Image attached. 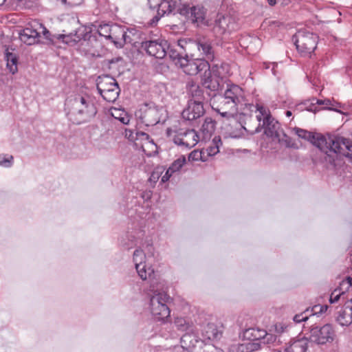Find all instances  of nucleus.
Returning <instances> with one entry per match:
<instances>
[{
	"mask_svg": "<svg viewBox=\"0 0 352 352\" xmlns=\"http://www.w3.org/2000/svg\"><path fill=\"white\" fill-rule=\"evenodd\" d=\"M309 310L307 309L305 311L300 314H296L294 316L293 320L296 323H300L302 321H306L309 318V316L307 314V312H309Z\"/></svg>",
	"mask_w": 352,
	"mask_h": 352,
	"instance_id": "obj_43",
	"label": "nucleus"
},
{
	"mask_svg": "<svg viewBox=\"0 0 352 352\" xmlns=\"http://www.w3.org/2000/svg\"><path fill=\"white\" fill-rule=\"evenodd\" d=\"M262 338L264 340L263 342H265V341H266L267 343L274 342L276 339L275 336H274L272 334H268L267 333H266V335H265V336Z\"/></svg>",
	"mask_w": 352,
	"mask_h": 352,
	"instance_id": "obj_50",
	"label": "nucleus"
},
{
	"mask_svg": "<svg viewBox=\"0 0 352 352\" xmlns=\"http://www.w3.org/2000/svg\"><path fill=\"white\" fill-rule=\"evenodd\" d=\"M328 109L332 110L333 109L331 107H329Z\"/></svg>",
	"mask_w": 352,
	"mask_h": 352,
	"instance_id": "obj_61",
	"label": "nucleus"
},
{
	"mask_svg": "<svg viewBox=\"0 0 352 352\" xmlns=\"http://www.w3.org/2000/svg\"><path fill=\"white\" fill-rule=\"evenodd\" d=\"M221 141L219 137L215 136L212 140V144L209 146L206 151L208 155L212 156L219 152V146L221 145Z\"/></svg>",
	"mask_w": 352,
	"mask_h": 352,
	"instance_id": "obj_35",
	"label": "nucleus"
},
{
	"mask_svg": "<svg viewBox=\"0 0 352 352\" xmlns=\"http://www.w3.org/2000/svg\"><path fill=\"white\" fill-rule=\"evenodd\" d=\"M268 3L270 6H274L276 1V0H268Z\"/></svg>",
	"mask_w": 352,
	"mask_h": 352,
	"instance_id": "obj_54",
	"label": "nucleus"
},
{
	"mask_svg": "<svg viewBox=\"0 0 352 352\" xmlns=\"http://www.w3.org/2000/svg\"><path fill=\"white\" fill-rule=\"evenodd\" d=\"M112 116L115 118L118 119L122 123L124 124H127L129 122V119L127 116H122L121 113H120V116H116L115 115V113H112Z\"/></svg>",
	"mask_w": 352,
	"mask_h": 352,
	"instance_id": "obj_48",
	"label": "nucleus"
},
{
	"mask_svg": "<svg viewBox=\"0 0 352 352\" xmlns=\"http://www.w3.org/2000/svg\"><path fill=\"white\" fill-rule=\"evenodd\" d=\"M160 0H148V3L151 9L157 8Z\"/></svg>",
	"mask_w": 352,
	"mask_h": 352,
	"instance_id": "obj_51",
	"label": "nucleus"
},
{
	"mask_svg": "<svg viewBox=\"0 0 352 352\" xmlns=\"http://www.w3.org/2000/svg\"><path fill=\"white\" fill-rule=\"evenodd\" d=\"M138 135L140 136H142L143 138L148 140L150 138L149 135L147 133H144V132H142V133H139Z\"/></svg>",
	"mask_w": 352,
	"mask_h": 352,
	"instance_id": "obj_53",
	"label": "nucleus"
},
{
	"mask_svg": "<svg viewBox=\"0 0 352 352\" xmlns=\"http://www.w3.org/2000/svg\"><path fill=\"white\" fill-rule=\"evenodd\" d=\"M133 260L136 271L141 279L146 280L147 277L151 278L153 275V270L151 267H146V254L143 250L140 249L135 250L133 252Z\"/></svg>",
	"mask_w": 352,
	"mask_h": 352,
	"instance_id": "obj_13",
	"label": "nucleus"
},
{
	"mask_svg": "<svg viewBox=\"0 0 352 352\" xmlns=\"http://www.w3.org/2000/svg\"><path fill=\"white\" fill-rule=\"evenodd\" d=\"M166 133L167 135L175 144L186 148L195 146L199 141V136L193 129L185 131L179 129V131H174L170 129H168Z\"/></svg>",
	"mask_w": 352,
	"mask_h": 352,
	"instance_id": "obj_8",
	"label": "nucleus"
},
{
	"mask_svg": "<svg viewBox=\"0 0 352 352\" xmlns=\"http://www.w3.org/2000/svg\"><path fill=\"white\" fill-rule=\"evenodd\" d=\"M13 157L9 156L8 157H6L5 156L0 155V166L3 167H10L12 165Z\"/></svg>",
	"mask_w": 352,
	"mask_h": 352,
	"instance_id": "obj_44",
	"label": "nucleus"
},
{
	"mask_svg": "<svg viewBox=\"0 0 352 352\" xmlns=\"http://www.w3.org/2000/svg\"><path fill=\"white\" fill-rule=\"evenodd\" d=\"M178 45L182 46L181 44H180V41H179Z\"/></svg>",
	"mask_w": 352,
	"mask_h": 352,
	"instance_id": "obj_60",
	"label": "nucleus"
},
{
	"mask_svg": "<svg viewBox=\"0 0 352 352\" xmlns=\"http://www.w3.org/2000/svg\"><path fill=\"white\" fill-rule=\"evenodd\" d=\"M321 151L329 157L330 162L334 161V157L338 153L352 159V141L343 137L329 136L326 138V144Z\"/></svg>",
	"mask_w": 352,
	"mask_h": 352,
	"instance_id": "obj_4",
	"label": "nucleus"
},
{
	"mask_svg": "<svg viewBox=\"0 0 352 352\" xmlns=\"http://www.w3.org/2000/svg\"><path fill=\"white\" fill-rule=\"evenodd\" d=\"M142 48L151 56H154L156 58H163L166 56L168 43L165 39L158 38L157 39L143 41L142 43Z\"/></svg>",
	"mask_w": 352,
	"mask_h": 352,
	"instance_id": "obj_12",
	"label": "nucleus"
},
{
	"mask_svg": "<svg viewBox=\"0 0 352 352\" xmlns=\"http://www.w3.org/2000/svg\"><path fill=\"white\" fill-rule=\"evenodd\" d=\"M351 285H352V278L349 276L347 277L345 280H344L341 284L342 286L346 285L347 288L349 287L350 286H351Z\"/></svg>",
	"mask_w": 352,
	"mask_h": 352,
	"instance_id": "obj_52",
	"label": "nucleus"
},
{
	"mask_svg": "<svg viewBox=\"0 0 352 352\" xmlns=\"http://www.w3.org/2000/svg\"><path fill=\"white\" fill-rule=\"evenodd\" d=\"M265 335H266L265 331L255 328L245 329L243 333V336L248 340L247 341L259 342L260 343L261 342L259 340L262 339Z\"/></svg>",
	"mask_w": 352,
	"mask_h": 352,
	"instance_id": "obj_28",
	"label": "nucleus"
},
{
	"mask_svg": "<svg viewBox=\"0 0 352 352\" xmlns=\"http://www.w3.org/2000/svg\"><path fill=\"white\" fill-rule=\"evenodd\" d=\"M66 109L69 119L74 123L80 124L89 120L97 113V109L89 96L76 95L65 100Z\"/></svg>",
	"mask_w": 352,
	"mask_h": 352,
	"instance_id": "obj_2",
	"label": "nucleus"
},
{
	"mask_svg": "<svg viewBox=\"0 0 352 352\" xmlns=\"http://www.w3.org/2000/svg\"><path fill=\"white\" fill-rule=\"evenodd\" d=\"M292 41L301 56H309L316 49L318 36L312 32L300 30L294 35Z\"/></svg>",
	"mask_w": 352,
	"mask_h": 352,
	"instance_id": "obj_5",
	"label": "nucleus"
},
{
	"mask_svg": "<svg viewBox=\"0 0 352 352\" xmlns=\"http://www.w3.org/2000/svg\"><path fill=\"white\" fill-rule=\"evenodd\" d=\"M216 122L211 118H206L201 126V131L205 138H209L215 130Z\"/></svg>",
	"mask_w": 352,
	"mask_h": 352,
	"instance_id": "obj_31",
	"label": "nucleus"
},
{
	"mask_svg": "<svg viewBox=\"0 0 352 352\" xmlns=\"http://www.w3.org/2000/svg\"><path fill=\"white\" fill-rule=\"evenodd\" d=\"M274 139L277 140L280 144L285 145L287 148H296V144L283 129L279 131Z\"/></svg>",
	"mask_w": 352,
	"mask_h": 352,
	"instance_id": "obj_29",
	"label": "nucleus"
},
{
	"mask_svg": "<svg viewBox=\"0 0 352 352\" xmlns=\"http://www.w3.org/2000/svg\"><path fill=\"white\" fill-rule=\"evenodd\" d=\"M218 65L214 64L212 65V70H209L205 74L202 75L201 82L203 87L206 89V91L212 92V96H215V91L219 89V83L217 80L212 78V72H214V68L217 67Z\"/></svg>",
	"mask_w": 352,
	"mask_h": 352,
	"instance_id": "obj_24",
	"label": "nucleus"
},
{
	"mask_svg": "<svg viewBox=\"0 0 352 352\" xmlns=\"http://www.w3.org/2000/svg\"><path fill=\"white\" fill-rule=\"evenodd\" d=\"M62 4L67 5L69 8H73L82 3V0H60Z\"/></svg>",
	"mask_w": 352,
	"mask_h": 352,
	"instance_id": "obj_45",
	"label": "nucleus"
},
{
	"mask_svg": "<svg viewBox=\"0 0 352 352\" xmlns=\"http://www.w3.org/2000/svg\"><path fill=\"white\" fill-rule=\"evenodd\" d=\"M335 331L330 324H326L322 327H313L309 331V336L307 338L309 342L317 344H325L333 341Z\"/></svg>",
	"mask_w": 352,
	"mask_h": 352,
	"instance_id": "obj_11",
	"label": "nucleus"
},
{
	"mask_svg": "<svg viewBox=\"0 0 352 352\" xmlns=\"http://www.w3.org/2000/svg\"><path fill=\"white\" fill-rule=\"evenodd\" d=\"M173 173H171V171H169V168H168L167 169V170L166 171V173H164V175L162 177L161 182L165 183L167 181H168L170 177L172 176V175Z\"/></svg>",
	"mask_w": 352,
	"mask_h": 352,
	"instance_id": "obj_49",
	"label": "nucleus"
},
{
	"mask_svg": "<svg viewBox=\"0 0 352 352\" xmlns=\"http://www.w3.org/2000/svg\"><path fill=\"white\" fill-rule=\"evenodd\" d=\"M40 34L35 25L27 27L20 32L19 38L23 43L30 45L38 41Z\"/></svg>",
	"mask_w": 352,
	"mask_h": 352,
	"instance_id": "obj_22",
	"label": "nucleus"
},
{
	"mask_svg": "<svg viewBox=\"0 0 352 352\" xmlns=\"http://www.w3.org/2000/svg\"><path fill=\"white\" fill-rule=\"evenodd\" d=\"M235 28L236 24L230 16L217 14L213 28L214 32L217 35L221 36L226 32H230L234 30Z\"/></svg>",
	"mask_w": 352,
	"mask_h": 352,
	"instance_id": "obj_15",
	"label": "nucleus"
},
{
	"mask_svg": "<svg viewBox=\"0 0 352 352\" xmlns=\"http://www.w3.org/2000/svg\"><path fill=\"white\" fill-rule=\"evenodd\" d=\"M201 157V153L199 151H194L191 152L188 156L189 160H192V161L198 160Z\"/></svg>",
	"mask_w": 352,
	"mask_h": 352,
	"instance_id": "obj_47",
	"label": "nucleus"
},
{
	"mask_svg": "<svg viewBox=\"0 0 352 352\" xmlns=\"http://www.w3.org/2000/svg\"><path fill=\"white\" fill-rule=\"evenodd\" d=\"M211 352H223L221 349L218 348H214Z\"/></svg>",
	"mask_w": 352,
	"mask_h": 352,
	"instance_id": "obj_55",
	"label": "nucleus"
},
{
	"mask_svg": "<svg viewBox=\"0 0 352 352\" xmlns=\"http://www.w3.org/2000/svg\"><path fill=\"white\" fill-rule=\"evenodd\" d=\"M112 30V24L109 23H104L100 24L98 28V34L105 37L107 39H109V36H111V31Z\"/></svg>",
	"mask_w": 352,
	"mask_h": 352,
	"instance_id": "obj_37",
	"label": "nucleus"
},
{
	"mask_svg": "<svg viewBox=\"0 0 352 352\" xmlns=\"http://www.w3.org/2000/svg\"><path fill=\"white\" fill-rule=\"evenodd\" d=\"M327 309H328L327 305H316L311 308V315L314 316V315H317L318 314L324 313L325 311H327Z\"/></svg>",
	"mask_w": 352,
	"mask_h": 352,
	"instance_id": "obj_41",
	"label": "nucleus"
},
{
	"mask_svg": "<svg viewBox=\"0 0 352 352\" xmlns=\"http://www.w3.org/2000/svg\"><path fill=\"white\" fill-rule=\"evenodd\" d=\"M34 25H35V28H36V26H38L39 29L41 30L42 34H43V36H45V38L46 39H48L49 41H50L52 42H54L55 40H59L57 38V36L58 34H52L47 30V28L45 26H43L41 23H36V24Z\"/></svg>",
	"mask_w": 352,
	"mask_h": 352,
	"instance_id": "obj_40",
	"label": "nucleus"
},
{
	"mask_svg": "<svg viewBox=\"0 0 352 352\" xmlns=\"http://www.w3.org/2000/svg\"><path fill=\"white\" fill-rule=\"evenodd\" d=\"M6 0H0V5L3 4Z\"/></svg>",
	"mask_w": 352,
	"mask_h": 352,
	"instance_id": "obj_59",
	"label": "nucleus"
},
{
	"mask_svg": "<svg viewBox=\"0 0 352 352\" xmlns=\"http://www.w3.org/2000/svg\"><path fill=\"white\" fill-rule=\"evenodd\" d=\"M167 54L170 59L175 61V64L179 66L180 58H186V56H182L179 54L177 50L172 48L168 45V50H166Z\"/></svg>",
	"mask_w": 352,
	"mask_h": 352,
	"instance_id": "obj_39",
	"label": "nucleus"
},
{
	"mask_svg": "<svg viewBox=\"0 0 352 352\" xmlns=\"http://www.w3.org/2000/svg\"><path fill=\"white\" fill-rule=\"evenodd\" d=\"M310 82H311V83H312V85L314 86H317L316 81L315 80V79L313 81H310Z\"/></svg>",
	"mask_w": 352,
	"mask_h": 352,
	"instance_id": "obj_58",
	"label": "nucleus"
},
{
	"mask_svg": "<svg viewBox=\"0 0 352 352\" xmlns=\"http://www.w3.org/2000/svg\"><path fill=\"white\" fill-rule=\"evenodd\" d=\"M261 349L259 342L245 341L243 343L232 344L229 352H252Z\"/></svg>",
	"mask_w": 352,
	"mask_h": 352,
	"instance_id": "obj_25",
	"label": "nucleus"
},
{
	"mask_svg": "<svg viewBox=\"0 0 352 352\" xmlns=\"http://www.w3.org/2000/svg\"><path fill=\"white\" fill-rule=\"evenodd\" d=\"M312 104H317L319 105L330 106L332 104L331 101L329 99L319 100L316 98L313 99Z\"/></svg>",
	"mask_w": 352,
	"mask_h": 352,
	"instance_id": "obj_46",
	"label": "nucleus"
},
{
	"mask_svg": "<svg viewBox=\"0 0 352 352\" xmlns=\"http://www.w3.org/2000/svg\"><path fill=\"white\" fill-rule=\"evenodd\" d=\"M344 292H340V289H334V291L331 294L329 298L330 303L333 304L340 300L345 302L346 301L344 297Z\"/></svg>",
	"mask_w": 352,
	"mask_h": 352,
	"instance_id": "obj_36",
	"label": "nucleus"
},
{
	"mask_svg": "<svg viewBox=\"0 0 352 352\" xmlns=\"http://www.w3.org/2000/svg\"><path fill=\"white\" fill-rule=\"evenodd\" d=\"M177 3L168 0H160L157 7V14L151 20V24H156L165 14H171L176 8Z\"/></svg>",
	"mask_w": 352,
	"mask_h": 352,
	"instance_id": "obj_20",
	"label": "nucleus"
},
{
	"mask_svg": "<svg viewBox=\"0 0 352 352\" xmlns=\"http://www.w3.org/2000/svg\"><path fill=\"white\" fill-rule=\"evenodd\" d=\"M309 342L307 338L292 341L285 348V352H306Z\"/></svg>",
	"mask_w": 352,
	"mask_h": 352,
	"instance_id": "obj_27",
	"label": "nucleus"
},
{
	"mask_svg": "<svg viewBox=\"0 0 352 352\" xmlns=\"http://www.w3.org/2000/svg\"><path fill=\"white\" fill-rule=\"evenodd\" d=\"M205 110L201 100H189L182 116L186 120L193 121L203 116Z\"/></svg>",
	"mask_w": 352,
	"mask_h": 352,
	"instance_id": "obj_14",
	"label": "nucleus"
},
{
	"mask_svg": "<svg viewBox=\"0 0 352 352\" xmlns=\"http://www.w3.org/2000/svg\"><path fill=\"white\" fill-rule=\"evenodd\" d=\"M286 116H287V117H290V116H292V111H286Z\"/></svg>",
	"mask_w": 352,
	"mask_h": 352,
	"instance_id": "obj_57",
	"label": "nucleus"
},
{
	"mask_svg": "<svg viewBox=\"0 0 352 352\" xmlns=\"http://www.w3.org/2000/svg\"><path fill=\"white\" fill-rule=\"evenodd\" d=\"M192 331H186V333L182 336L181 343L182 347L190 349L195 346V343L197 340L195 339V337L190 333Z\"/></svg>",
	"mask_w": 352,
	"mask_h": 352,
	"instance_id": "obj_33",
	"label": "nucleus"
},
{
	"mask_svg": "<svg viewBox=\"0 0 352 352\" xmlns=\"http://www.w3.org/2000/svg\"><path fill=\"white\" fill-rule=\"evenodd\" d=\"M144 116L148 122L147 124L155 125L160 122L159 110L156 108H149L146 111Z\"/></svg>",
	"mask_w": 352,
	"mask_h": 352,
	"instance_id": "obj_30",
	"label": "nucleus"
},
{
	"mask_svg": "<svg viewBox=\"0 0 352 352\" xmlns=\"http://www.w3.org/2000/svg\"><path fill=\"white\" fill-rule=\"evenodd\" d=\"M175 325L181 331H193V326L184 318H176Z\"/></svg>",
	"mask_w": 352,
	"mask_h": 352,
	"instance_id": "obj_34",
	"label": "nucleus"
},
{
	"mask_svg": "<svg viewBox=\"0 0 352 352\" xmlns=\"http://www.w3.org/2000/svg\"><path fill=\"white\" fill-rule=\"evenodd\" d=\"M257 111L259 113L256 116V118L259 122L261 120L263 121L262 124L265 129V134L268 137L274 138L282 130L280 123L272 118L270 111L265 107L258 105Z\"/></svg>",
	"mask_w": 352,
	"mask_h": 352,
	"instance_id": "obj_10",
	"label": "nucleus"
},
{
	"mask_svg": "<svg viewBox=\"0 0 352 352\" xmlns=\"http://www.w3.org/2000/svg\"><path fill=\"white\" fill-rule=\"evenodd\" d=\"M117 47H122L126 43H131V38L126 34L124 26L112 24L111 36L109 38Z\"/></svg>",
	"mask_w": 352,
	"mask_h": 352,
	"instance_id": "obj_16",
	"label": "nucleus"
},
{
	"mask_svg": "<svg viewBox=\"0 0 352 352\" xmlns=\"http://www.w3.org/2000/svg\"><path fill=\"white\" fill-rule=\"evenodd\" d=\"M149 309L153 316L159 321H164L170 316V309L167 305L168 296L164 292H159V288L153 281L150 285Z\"/></svg>",
	"mask_w": 352,
	"mask_h": 352,
	"instance_id": "obj_3",
	"label": "nucleus"
},
{
	"mask_svg": "<svg viewBox=\"0 0 352 352\" xmlns=\"http://www.w3.org/2000/svg\"><path fill=\"white\" fill-rule=\"evenodd\" d=\"M292 130L300 138L309 141L320 151L326 144V138L322 135H314L310 131L298 127H294Z\"/></svg>",
	"mask_w": 352,
	"mask_h": 352,
	"instance_id": "obj_17",
	"label": "nucleus"
},
{
	"mask_svg": "<svg viewBox=\"0 0 352 352\" xmlns=\"http://www.w3.org/2000/svg\"><path fill=\"white\" fill-rule=\"evenodd\" d=\"M197 47L200 54L203 56L202 58L206 59L208 62L214 60V51L209 40L204 38L198 39L197 41Z\"/></svg>",
	"mask_w": 352,
	"mask_h": 352,
	"instance_id": "obj_21",
	"label": "nucleus"
},
{
	"mask_svg": "<svg viewBox=\"0 0 352 352\" xmlns=\"http://www.w3.org/2000/svg\"><path fill=\"white\" fill-rule=\"evenodd\" d=\"M204 342L219 340L222 336V330L214 323H208L201 329Z\"/></svg>",
	"mask_w": 352,
	"mask_h": 352,
	"instance_id": "obj_23",
	"label": "nucleus"
},
{
	"mask_svg": "<svg viewBox=\"0 0 352 352\" xmlns=\"http://www.w3.org/2000/svg\"><path fill=\"white\" fill-rule=\"evenodd\" d=\"M97 89L104 100L109 102H113L118 98L120 88L116 80L107 75L98 77L97 79Z\"/></svg>",
	"mask_w": 352,
	"mask_h": 352,
	"instance_id": "obj_6",
	"label": "nucleus"
},
{
	"mask_svg": "<svg viewBox=\"0 0 352 352\" xmlns=\"http://www.w3.org/2000/svg\"><path fill=\"white\" fill-rule=\"evenodd\" d=\"M163 173L162 168H157L155 169L149 177V181L154 183L157 182Z\"/></svg>",
	"mask_w": 352,
	"mask_h": 352,
	"instance_id": "obj_42",
	"label": "nucleus"
},
{
	"mask_svg": "<svg viewBox=\"0 0 352 352\" xmlns=\"http://www.w3.org/2000/svg\"><path fill=\"white\" fill-rule=\"evenodd\" d=\"M6 58L7 61V67L9 69L10 72H11L12 74H16L18 71V59L16 54L11 52H6Z\"/></svg>",
	"mask_w": 352,
	"mask_h": 352,
	"instance_id": "obj_32",
	"label": "nucleus"
},
{
	"mask_svg": "<svg viewBox=\"0 0 352 352\" xmlns=\"http://www.w3.org/2000/svg\"><path fill=\"white\" fill-rule=\"evenodd\" d=\"M337 322L342 327H348L352 323V298L344 302V305L337 311Z\"/></svg>",
	"mask_w": 352,
	"mask_h": 352,
	"instance_id": "obj_19",
	"label": "nucleus"
},
{
	"mask_svg": "<svg viewBox=\"0 0 352 352\" xmlns=\"http://www.w3.org/2000/svg\"><path fill=\"white\" fill-rule=\"evenodd\" d=\"M113 113H115V115H116V116H118V113H119V114L120 113V110H118V109H114V112H113Z\"/></svg>",
	"mask_w": 352,
	"mask_h": 352,
	"instance_id": "obj_56",
	"label": "nucleus"
},
{
	"mask_svg": "<svg viewBox=\"0 0 352 352\" xmlns=\"http://www.w3.org/2000/svg\"><path fill=\"white\" fill-rule=\"evenodd\" d=\"M185 163L186 157L184 156H181L171 164L169 167V171H171V173L179 171Z\"/></svg>",
	"mask_w": 352,
	"mask_h": 352,
	"instance_id": "obj_38",
	"label": "nucleus"
},
{
	"mask_svg": "<svg viewBox=\"0 0 352 352\" xmlns=\"http://www.w3.org/2000/svg\"><path fill=\"white\" fill-rule=\"evenodd\" d=\"M178 13L193 24L199 25H208V21L206 19V9L197 5L192 6L183 4L177 10Z\"/></svg>",
	"mask_w": 352,
	"mask_h": 352,
	"instance_id": "obj_7",
	"label": "nucleus"
},
{
	"mask_svg": "<svg viewBox=\"0 0 352 352\" xmlns=\"http://www.w3.org/2000/svg\"><path fill=\"white\" fill-rule=\"evenodd\" d=\"M179 67L188 75L194 76L199 74L201 77H202L203 74L210 70V65L206 59H189L187 56L186 58H180Z\"/></svg>",
	"mask_w": 352,
	"mask_h": 352,
	"instance_id": "obj_9",
	"label": "nucleus"
},
{
	"mask_svg": "<svg viewBox=\"0 0 352 352\" xmlns=\"http://www.w3.org/2000/svg\"><path fill=\"white\" fill-rule=\"evenodd\" d=\"M90 32H87L85 28H79L75 34H62L57 36L58 39H62L63 43L68 45H74L81 40H88L90 38Z\"/></svg>",
	"mask_w": 352,
	"mask_h": 352,
	"instance_id": "obj_18",
	"label": "nucleus"
},
{
	"mask_svg": "<svg viewBox=\"0 0 352 352\" xmlns=\"http://www.w3.org/2000/svg\"><path fill=\"white\" fill-rule=\"evenodd\" d=\"M189 94L192 96L191 100H201V103L208 101L212 97L210 92L204 91L202 88L195 84H191L189 87Z\"/></svg>",
	"mask_w": 352,
	"mask_h": 352,
	"instance_id": "obj_26",
	"label": "nucleus"
},
{
	"mask_svg": "<svg viewBox=\"0 0 352 352\" xmlns=\"http://www.w3.org/2000/svg\"><path fill=\"white\" fill-rule=\"evenodd\" d=\"M221 98L219 105L212 109L227 119L236 116L239 108L247 104L244 90L236 84H227Z\"/></svg>",
	"mask_w": 352,
	"mask_h": 352,
	"instance_id": "obj_1",
	"label": "nucleus"
}]
</instances>
